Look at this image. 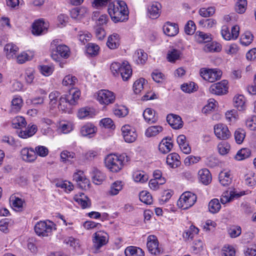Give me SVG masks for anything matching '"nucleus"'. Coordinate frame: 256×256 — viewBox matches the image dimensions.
Wrapping results in <instances>:
<instances>
[{
	"instance_id": "obj_1",
	"label": "nucleus",
	"mask_w": 256,
	"mask_h": 256,
	"mask_svg": "<svg viewBox=\"0 0 256 256\" xmlns=\"http://www.w3.org/2000/svg\"><path fill=\"white\" fill-rule=\"evenodd\" d=\"M108 11L112 20L115 23L127 20L128 10L126 3L122 0H116L110 3Z\"/></svg>"
},
{
	"instance_id": "obj_2",
	"label": "nucleus",
	"mask_w": 256,
	"mask_h": 256,
	"mask_svg": "<svg viewBox=\"0 0 256 256\" xmlns=\"http://www.w3.org/2000/svg\"><path fill=\"white\" fill-rule=\"evenodd\" d=\"M130 160L126 154L120 155L110 154L105 158V165L111 172H116L122 169L124 166Z\"/></svg>"
},
{
	"instance_id": "obj_3",
	"label": "nucleus",
	"mask_w": 256,
	"mask_h": 256,
	"mask_svg": "<svg viewBox=\"0 0 256 256\" xmlns=\"http://www.w3.org/2000/svg\"><path fill=\"white\" fill-rule=\"evenodd\" d=\"M54 226V224L51 221H40L36 224L34 231L38 236H48L56 229Z\"/></svg>"
},
{
	"instance_id": "obj_4",
	"label": "nucleus",
	"mask_w": 256,
	"mask_h": 256,
	"mask_svg": "<svg viewBox=\"0 0 256 256\" xmlns=\"http://www.w3.org/2000/svg\"><path fill=\"white\" fill-rule=\"evenodd\" d=\"M110 69L114 76L120 74L124 80H127L132 74L130 65H111Z\"/></svg>"
},
{
	"instance_id": "obj_5",
	"label": "nucleus",
	"mask_w": 256,
	"mask_h": 256,
	"mask_svg": "<svg viewBox=\"0 0 256 256\" xmlns=\"http://www.w3.org/2000/svg\"><path fill=\"white\" fill-rule=\"evenodd\" d=\"M196 200V196L194 194L186 192L180 196L178 205L184 210H186L192 206Z\"/></svg>"
},
{
	"instance_id": "obj_6",
	"label": "nucleus",
	"mask_w": 256,
	"mask_h": 256,
	"mask_svg": "<svg viewBox=\"0 0 256 256\" xmlns=\"http://www.w3.org/2000/svg\"><path fill=\"white\" fill-rule=\"evenodd\" d=\"M200 74L205 80L210 82H214L220 78L222 72L217 68H203L200 70Z\"/></svg>"
},
{
	"instance_id": "obj_7",
	"label": "nucleus",
	"mask_w": 256,
	"mask_h": 256,
	"mask_svg": "<svg viewBox=\"0 0 256 256\" xmlns=\"http://www.w3.org/2000/svg\"><path fill=\"white\" fill-rule=\"evenodd\" d=\"M97 100L100 104L108 105L114 102L115 96L113 92L107 90H101L97 93Z\"/></svg>"
},
{
	"instance_id": "obj_8",
	"label": "nucleus",
	"mask_w": 256,
	"mask_h": 256,
	"mask_svg": "<svg viewBox=\"0 0 256 256\" xmlns=\"http://www.w3.org/2000/svg\"><path fill=\"white\" fill-rule=\"evenodd\" d=\"M146 246L152 254L156 255L163 252V250L159 246L158 240L154 235H150L148 237Z\"/></svg>"
},
{
	"instance_id": "obj_9",
	"label": "nucleus",
	"mask_w": 256,
	"mask_h": 256,
	"mask_svg": "<svg viewBox=\"0 0 256 256\" xmlns=\"http://www.w3.org/2000/svg\"><path fill=\"white\" fill-rule=\"evenodd\" d=\"M92 242L93 246L95 248V252H97L101 247L106 244L108 242L107 234L104 232H97L94 234Z\"/></svg>"
},
{
	"instance_id": "obj_10",
	"label": "nucleus",
	"mask_w": 256,
	"mask_h": 256,
	"mask_svg": "<svg viewBox=\"0 0 256 256\" xmlns=\"http://www.w3.org/2000/svg\"><path fill=\"white\" fill-rule=\"evenodd\" d=\"M214 132L220 140H226L230 138L231 133L228 126L223 124H218L214 126Z\"/></svg>"
},
{
	"instance_id": "obj_11",
	"label": "nucleus",
	"mask_w": 256,
	"mask_h": 256,
	"mask_svg": "<svg viewBox=\"0 0 256 256\" xmlns=\"http://www.w3.org/2000/svg\"><path fill=\"white\" fill-rule=\"evenodd\" d=\"M228 82L226 80L212 84L210 88V92L216 95L226 94L228 92Z\"/></svg>"
},
{
	"instance_id": "obj_12",
	"label": "nucleus",
	"mask_w": 256,
	"mask_h": 256,
	"mask_svg": "<svg viewBox=\"0 0 256 256\" xmlns=\"http://www.w3.org/2000/svg\"><path fill=\"white\" fill-rule=\"evenodd\" d=\"M73 180L76 182L77 184L81 189L89 188L90 180L86 178L83 172L78 170L74 173Z\"/></svg>"
},
{
	"instance_id": "obj_13",
	"label": "nucleus",
	"mask_w": 256,
	"mask_h": 256,
	"mask_svg": "<svg viewBox=\"0 0 256 256\" xmlns=\"http://www.w3.org/2000/svg\"><path fill=\"white\" fill-rule=\"evenodd\" d=\"M122 132L123 138L126 142L132 143L136 138L137 134L134 129L129 125H125L122 128Z\"/></svg>"
},
{
	"instance_id": "obj_14",
	"label": "nucleus",
	"mask_w": 256,
	"mask_h": 256,
	"mask_svg": "<svg viewBox=\"0 0 256 256\" xmlns=\"http://www.w3.org/2000/svg\"><path fill=\"white\" fill-rule=\"evenodd\" d=\"M21 158L27 162H32L37 158V156L32 148H24L20 151Z\"/></svg>"
},
{
	"instance_id": "obj_15",
	"label": "nucleus",
	"mask_w": 256,
	"mask_h": 256,
	"mask_svg": "<svg viewBox=\"0 0 256 256\" xmlns=\"http://www.w3.org/2000/svg\"><path fill=\"white\" fill-rule=\"evenodd\" d=\"M168 124L174 129H180L183 126L182 118L178 115L169 114L166 117Z\"/></svg>"
},
{
	"instance_id": "obj_16",
	"label": "nucleus",
	"mask_w": 256,
	"mask_h": 256,
	"mask_svg": "<svg viewBox=\"0 0 256 256\" xmlns=\"http://www.w3.org/2000/svg\"><path fill=\"white\" fill-rule=\"evenodd\" d=\"M164 32L169 36H174L178 32V25L175 23L167 22L163 26Z\"/></svg>"
},
{
	"instance_id": "obj_17",
	"label": "nucleus",
	"mask_w": 256,
	"mask_h": 256,
	"mask_svg": "<svg viewBox=\"0 0 256 256\" xmlns=\"http://www.w3.org/2000/svg\"><path fill=\"white\" fill-rule=\"evenodd\" d=\"M80 96V92L78 90L72 88L69 90L68 94H66L64 96L67 98V100H68L70 104L74 106L77 104Z\"/></svg>"
},
{
	"instance_id": "obj_18",
	"label": "nucleus",
	"mask_w": 256,
	"mask_h": 256,
	"mask_svg": "<svg viewBox=\"0 0 256 256\" xmlns=\"http://www.w3.org/2000/svg\"><path fill=\"white\" fill-rule=\"evenodd\" d=\"M47 24L42 20H38L32 24V33L34 35L41 34L45 30H47Z\"/></svg>"
},
{
	"instance_id": "obj_19",
	"label": "nucleus",
	"mask_w": 256,
	"mask_h": 256,
	"mask_svg": "<svg viewBox=\"0 0 256 256\" xmlns=\"http://www.w3.org/2000/svg\"><path fill=\"white\" fill-rule=\"evenodd\" d=\"M74 199L83 209L90 208V200L83 193H80L79 195H76L74 196Z\"/></svg>"
},
{
	"instance_id": "obj_20",
	"label": "nucleus",
	"mask_w": 256,
	"mask_h": 256,
	"mask_svg": "<svg viewBox=\"0 0 256 256\" xmlns=\"http://www.w3.org/2000/svg\"><path fill=\"white\" fill-rule=\"evenodd\" d=\"M161 4L158 2H152L148 8L149 16L155 19L160 16Z\"/></svg>"
},
{
	"instance_id": "obj_21",
	"label": "nucleus",
	"mask_w": 256,
	"mask_h": 256,
	"mask_svg": "<svg viewBox=\"0 0 256 256\" xmlns=\"http://www.w3.org/2000/svg\"><path fill=\"white\" fill-rule=\"evenodd\" d=\"M180 156L176 153L169 154L166 158V163L172 168H176L180 166L181 162L179 160Z\"/></svg>"
},
{
	"instance_id": "obj_22",
	"label": "nucleus",
	"mask_w": 256,
	"mask_h": 256,
	"mask_svg": "<svg viewBox=\"0 0 256 256\" xmlns=\"http://www.w3.org/2000/svg\"><path fill=\"white\" fill-rule=\"evenodd\" d=\"M92 178L94 183L100 184L104 180L106 176L97 168H94L92 172Z\"/></svg>"
},
{
	"instance_id": "obj_23",
	"label": "nucleus",
	"mask_w": 256,
	"mask_h": 256,
	"mask_svg": "<svg viewBox=\"0 0 256 256\" xmlns=\"http://www.w3.org/2000/svg\"><path fill=\"white\" fill-rule=\"evenodd\" d=\"M133 58L137 64H144L148 60V54L144 50L139 49L134 52Z\"/></svg>"
},
{
	"instance_id": "obj_24",
	"label": "nucleus",
	"mask_w": 256,
	"mask_h": 256,
	"mask_svg": "<svg viewBox=\"0 0 256 256\" xmlns=\"http://www.w3.org/2000/svg\"><path fill=\"white\" fill-rule=\"evenodd\" d=\"M106 45L110 49L118 48L120 45L119 35L116 33L110 35L108 37Z\"/></svg>"
},
{
	"instance_id": "obj_25",
	"label": "nucleus",
	"mask_w": 256,
	"mask_h": 256,
	"mask_svg": "<svg viewBox=\"0 0 256 256\" xmlns=\"http://www.w3.org/2000/svg\"><path fill=\"white\" fill-rule=\"evenodd\" d=\"M126 256H144V252L140 248L129 246L124 250Z\"/></svg>"
},
{
	"instance_id": "obj_26",
	"label": "nucleus",
	"mask_w": 256,
	"mask_h": 256,
	"mask_svg": "<svg viewBox=\"0 0 256 256\" xmlns=\"http://www.w3.org/2000/svg\"><path fill=\"white\" fill-rule=\"evenodd\" d=\"M200 180L204 184L208 185L212 181V176L210 172L206 168L200 170L198 172Z\"/></svg>"
},
{
	"instance_id": "obj_27",
	"label": "nucleus",
	"mask_w": 256,
	"mask_h": 256,
	"mask_svg": "<svg viewBox=\"0 0 256 256\" xmlns=\"http://www.w3.org/2000/svg\"><path fill=\"white\" fill-rule=\"evenodd\" d=\"M203 50L206 52H218L222 50V46L219 43L212 42L206 44Z\"/></svg>"
},
{
	"instance_id": "obj_28",
	"label": "nucleus",
	"mask_w": 256,
	"mask_h": 256,
	"mask_svg": "<svg viewBox=\"0 0 256 256\" xmlns=\"http://www.w3.org/2000/svg\"><path fill=\"white\" fill-rule=\"evenodd\" d=\"M234 102L235 108L238 110H244L246 108V98L243 95L236 96L234 98Z\"/></svg>"
},
{
	"instance_id": "obj_29",
	"label": "nucleus",
	"mask_w": 256,
	"mask_h": 256,
	"mask_svg": "<svg viewBox=\"0 0 256 256\" xmlns=\"http://www.w3.org/2000/svg\"><path fill=\"white\" fill-rule=\"evenodd\" d=\"M171 139L168 138H164L159 144V150L164 154L168 153L172 148L173 144L170 142Z\"/></svg>"
},
{
	"instance_id": "obj_30",
	"label": "nucleus",
	"mask_w": 256,
	"mask_h": 256,
	"mask_svg": "<svg viewBox=\"0 0 256 256\" xmlns=\"http://www.w3.org/2000/svg\"><path fill=\"white\" fill-rule=\"evenodd\" d=\"M95 115L94 109L88 108L84 107L80 108L78 112V117L80 119L84 118H92Z\"/></svg>"
},
{
	"instance_id": "obj_31",
	"label": "nucleus",
	"mask_w": 256,
	"mask_h": 256,
	"mask_svg": "<svg viewBox=\"0 0 256 256\" xmlns=\"http://www.w3.org/2000/svg\"><path fill=\"white\" fill-rule=\"evenodd\" d=\"M242 194V193H236V192H230V193L228 192H224L220 198V202L222 204H225L228 202L232 200L234 198H239Z\"/></svg>"
},
{
	"instance_id": "obj_32",
	"label": "nucleus",
	"mask_w": 256,
	"mask_h": 256,
	"mask_svg": "<svg viewBox=\"0 0 256 256\" xmlns=\"http://www.w3.org/2000/svg\"><path fill=\"white\" fill-rule=\"evenodd\" d=\"M96 130V128L91 124H88L84 126L80 130V132L83 136H89L92 137V135L94 134Z\"/></svg>"
},
{
	"instance_id": "obj_33",
	"label": "nucleus",
	"mask_w": 256,
	"mask_h": 256,
	"mask_svg": "<svg viewBox=\"0 0 256 256\" xmlns=\"http://www.w3.org/2000/svg\"><path fill=\"white\" fill-rule=\"evenodd\" d=\"M71 106H72V104H70L64 96H62L60 98L58 104V108L60 110L69 112L71 110Z\"/></svg>"
},
{
	"instance_id": "obj_34",
	"label": "nucleus",
	"mask_w": 256,
	"mask_h": 256,
	"mask_svg": "<svg viewBox=\"0 0 256 256\" xmlns=\"http://www.w3.org/2000/svg\"><path fill=\"white\" fill-rule=\"evenodd\" d=\"M143 116L145 120L149 123H154L157 121V118L155 116V112L151 108H148L143 112Z\"/></svg>"
},
{
	"instance_id": "obj_35",
	"label": "nucleus",
	"mask_w": 256,
	"mask_h": 256,
	"mask_svg": "<svg viewBox=\"0 0 256 256\" xmlns=\"http://www.w3.org/2000/svg\"><path fill=\"white\" fill-rule=\"evenodd\" d=\"M37 131V126L36 125H32L30 127L28 126L25 130H20L19 132L18 136L23 138L32 136Z\"/></svg>"
},
{
	"instance_id": "obj_36",
	"label": "nucleus",
	"mask_w": 256,
	"mask_h": 256,
	"mask_svg": "<svg viewBox=\"0 0 256 256\" xmlns=\"http://www.w3.org/2000/svg\"><path fill=\"white\" fill-rule=\"evenodd\" d=\"M56 52L60 58H69L70 51V48L65 44H60L56 46Z\"/></svg>"
},
{
	"instance_id": "obj_37",
	"label": "nucleus",
	"mask_w": 256,
	"mask_h": 256,
	"mask_svg": "<svg viewBox=\"0 0 256 256\" xmlns=\"http://www.w3.org/2000/svg\"><path fill=\"white\" fill-rule=\"evenodd\" d=\"M199 230L193 225H192L184 233V238L187 240H192L194 236L198 233Z\"/></svg>"
},
{
	"instance_id": "obj_38",
	"label": "nucleus",
	"mask_w": 256,
	"mask_h": 256,
	"mask_svg": "<svg viewBox=\"0 0 256 256\" xmlns=\"http://www.w3.org/2000/svg\"><path fill=\"white\" fill-rule=\"evenodd\" d=\"M4 50L8 58L15 54L18 50V48L13 44H8L4 47Z\"/></svg>"
},
{
	"instance_id": "obj_39",
	"label": "nucleus",
	"mask_w": 256,
	"mask_h": 256,
	"mask_svg": "<svg viewBox=\"0 0 256 256\" xmlns=\"http://www.w3.org/2000/svg\"><path fill=\"white\" fill-rule=\"evenodd\" d=\"M162 130V128L161 126H151L147 128L146 135L148 137L154 136Z\"/></svg>"
},
{
	"instance_id": "obj_40",
	"label": "nucleus",
	"mask_w": 256,
	"mask_h": 256,
	"mask_svg": "<svg viewBox=\"0 0 256 256\" xmlns=\"http://www.w3.org/2000/svg\"><path fill=\"white\" fill-rule=\"evenodd\" d=\"M38 69L42 75L48 76L52 74L54 67L53 65H39Z\"/></svg>"
},
{
	"instance_id": "obj_41",
	"label": "nucleus",
	"mask_w": 256,
	"mask_h": 256,
	"mask_svg": "<svg viewBox=\"0 0 256 256\" xmlns=\"http://www.w3.org/2000/svg\"><path fill=\"white\" fill-rule=\"evenodd\" d=\"M221 208L219 200L217 198H214L210 201L208 204V209L210 212L215 214L218 212Z\"/></svg>"
},
{
	"instance_id": "obj_42",
	"label": "nucleus",
	"mask_w": 256,
	"mask_h": 256,
	"mask_svg": "<svg viewBox=\"0 0 256 256\" xmlns=\"http://www.w3.org/2000/svg\"><path fill=\"white\" fill-rule=\"evenodd\" d=\"M251 154V152L248 148H242L238 151L234 158L238 160H243L248 158Z\"/></svg>"
},
{
	"instance_id": "obj_43",
	"label": "nucleus",
	"mask_w": 256,
	"mask_h": 256,
	"mask_svg": "<svg viewBox=\"0 0 256 256\" xmlns=\"http://www.w3.org/2000/svg\"><path fill=\"white\" fill-rule=\"evenodd\" d=\"M122 184L121 181H116L111 185L109 194L112 196L116 195L122 188Z\"/></svg>"
},
{
	"instance_id": "obj_44",
	"label": "nucleus",
	"mask_w": 256,
	"mask_h": 256,
	"mask_svg": "<svg viewBox=\"0 0 256 256\" xmlns=\"http://www.w3.org/2000/svg\"><path fill=\"white\" fill-rule=\"evenodd\" d=\"M198 86L194 82L184 84L182 85V90L187 93H191L196 92L198 90Z\"/></svg>"
},
{
	"instance_id": "obj_45",
	"label": "nucleus",
	"mask_w": 256,
	"mask_h": 256,
	"mask_svg": "<svg viewBox=\"0 0 256 256\" xmlns=\"http://www.w3.org/2000/svg\"><path fill=\"white\" fill-rule=\"evenodd\" d=\"M99 50V46L93 43L88 44L86 47V53L91 56L97 55L98 53Z\"/></svg>"
},
{
	"instance_id": "obj_46",
	"label": "nucleus",
	"mask_w": 256,
	"mask_h": 256,
	"mask_svg": "<svg viewBox=\"0 0 256 256\" xmlns=\"http://www.w3.org/2000/svg\"><path fill=\"white\" fill-rule=\"evenodd\" d=\"M228 172H221L219 174L220 183L224 186H228L230 184L232 180Z\"/></svg>"
},
{
	"instance_id": "obj_47",
	"label": "nucleus",
	"mask_w": 256,
	"mask_h": 256,
	"mask_svg": "<svg viewBox=\"0 0 256 256\" xmlns=\"http://www.w3.org/2000/svg\"><path fill=\"white\" fill-rule=\"evenodd\" d=\"M247 6L246 0H238L235 6L236 11L238 14L245 12Z\"/></svg>"
},
{
	"instance_id": "obj_48",
	"label": "nucleus",
	"mask_w": 256,
	"mask_h": 256,
	"mask_svg": "<svg viewBox=\"0 0 256 256\" xmlns=\"http://www.w3.org/2000/svg\"><path fill=\"white\" fill-rule=\"evenodd\" d=\"M180 54L181 52L180 50L173 49L168 52L167 58L170 62H174L176 60L180 58Z\"/></svg>"
},
{
	"instance_id": "obj_49",
	"label": "nucleus",
	"mask_w": 256,
	"mask_h": 256,
	"mask_svg": "<svg viewBox=\"0 0 256 256\" xmlns=\"http://www.w3.org/2000/svg\"><path fill=\"white\" fill-rule=\"evenodd\" d=\"M197 36L199 42H208L212 40V35L210 34L204 33L202 32H197Z\"/></svg>"
},
{
	"instance_id": "obj_50",
	"label": "nucleus",
	"mask_w": 256,
	"mask_h": 256,
	"mask_svg": "<svg viewBox=\"0 0 256 256\" xmlns=\"http://www.w3.org/2000/svg\"><path fill=\"white\" fill-rule=\"evenodd\" d=\"M252 40L253 36L250 32H246L241 36L240 43L244 46L249 45Z\"/></svg>"
},
{
	"instance_id": "obj_51",
	"label": "nucleus",
	"mask_w": 256,
	"mask_h": 256,
	"mask_svg": "<svg viewBox=\"0 0 256 256\" xmlns=\"http://www.w3.org/2000/svg\"><path fill=\"white\" fill-rule=\"evenodd\" d=\"M22 104V100L20 97L13 98L12 101V110L14 112H18Z\"/></svg>"
},
{
	"instance_id": "obj_52",
	"label": "nucleus",
	"mask_w": 256,
	"mask_h": 256,
	"mask_svg": "<svg viewBox=\"0 0 256 256\" xmlns=\"http://www.w3.org/2000/svg\"><path fill=\"white\" fill-rule=\"evenodd\" d=\"M140 200L147 204H150L152 203V196L149 192L146 191H142L140 194Z\"/></svg>"
},
{
	"instance_id": "obj_53",
	"label": "nucleus",
	"mask_w": 256,
	"mask_h": 256,
	"mask_svg": "<svg viewBox=\"0 0 256 256\" xmlns=\"http://www.w3.org/2000/svg\"><path fill=\"white\" fill-rule=\"evenodd\" d=\"M144 79L143 78L136 80L134 84L133 89L136 94H139L144 88Z\"/></svg>"
},
{
	"instance_id": "obj_54",
	"label": "nucleus",
	"mask_w": 256,
	"mask_h": 256,
	"mask_svg": "<svg viewBox=\"0 0 256 256\" xmlns=\"http://www.w3.org/2000/svg\"><path fill=\"white\" fill-rule=\"evenodd\" d=\"M134 178L136 182H144L148 180V175L144 174V172H136L133 174Z\"/></svg>"
},
{
	"instance_id": "obj_55",
	"label": "nucleus",
	"mask_w": 256,
	"mask_h": 256,
	"mask_svg": "<svg viewBox=\"0 0 256 256\" xmlns=\"http://www.w3.org/2000/svg\"><path fill=\"white\" fill-rule=\"evenodd\" d=\"M78 82L77 78L72 75L68 74L62 80V84L65 86H74Z\"/></svg>"
},
{
	"instance_id": "obj_56",
	"label": "nucleus",
	"mask_w": 256,
	"mask_h": 256,
	"mask_svg": "<svg viewBox=\"0 0 256 256\" xmlns=\"http://www.w3.org/2000/svg\"><path fill=\"white\" fill-rule=\"evenodd\" d=\"M75 157V154L73 152L64 150L60 154V159L62 162H70V159Z\"/></svg>"
},
{
	"instance_id": "obj_57",
	"label": "nucleus",
	"mask_w": 256,
	"mask_h": 256,
	"mask_svg": "<svg viewBox=\"0 0 256 256\" xmlns=\"http://www.w3.org/2000/svg\"><path fill=\"white\" fill-rule=\"evenodd\" d=\"M199 24L202 27L210 28L216 24V22L212 18L202 19L199 22Z\"/></svg>"
},
{
	"instance_id": "obj_58",
	"label": "nucleus",
	"mask_w": 256,
	"mask_h": 256,
	"mask_svg": "<svg viewBox=\"0 0 256 256\" xmlns=\"http://www.w3.org/2000/svg\"><path fill=\"white\" fill-rule=\"evenodd\" d=\"M215 12V8L213 7H209L208 8H202L199 10L200 14L204 18L210 17L212 16Z\"/></svg>"
},
{
	"instance_id": "obj_59",
	"label": "nucleus",
	"mask_w": 256,
	"mask_h": 256,
	"mask_svg": "<svg viewBox=\"0 0 256 256\" xmlns=\"http://www.w3.org/2000/svg\"><path fill=\"white\" fill-rule=\"evenodd\" d=\"M34 150L36 155H38L41 157H45L48 154V148L43 146H38L35 148Z\"/></svg>"
},
{
	"instance_id": "obj_60",
	"label": "nucleus",
	"mask_w": 256,
	"mask_h": 256,
	"mask_svg": "<svg viewBox=\"0 0 256 256\" xmlns=\"http://www.w3.org/2000/svg\"><path fill=\"white\" fill-rule=\"evenodd\" d=\"M78 36L79 40L84 44L90 41L92 38V34L88 32H80Z\"/></svg>"
},
{
	"instance_id": "obj_61",
	"label": "nucleus",
	"mask_w": 256,
	"mask_h": 256,
	"mask_svg": "<svg viewBox=\"0 0 256 256\" xmlns=\"http://www.w3.org/2000/svg\"><path fill=\"white\" fill-rule=\"evenodd\" d=\"M33 56L32 54L29 55L25 52H22L18 56L17 60L18 62L22 64L31 60Z\"/></svg>"
},
{
	"instance_id": "obj_62",
	"label": "nucleus",
	"mask_w": 256,
	"mask_h": 256,
	"mask_svg": "<svg viewBox=\"0 0 256 256\" xmlns=\"http://www.w3.org/2000/svg\"><path fill=\"white\" fill-rule=\"evenodd\" d=\"M196 30V25L192 20H189L184 26V32L188 34H193Z\"/></svg>"
},
{
	"instance_id": "obj_63",
	"label": "nucleus",
	"mask_w": 256,
	"mask_h": 256,
	"mask_svg": "<svg viewBox=\"0 0 256 256\" xmlns=\"http://www.w3.org/2000/svg\"><path fill=\"white\" fill-rule=\"evenodd\" d=\"M245 137V132L242 129L237 130L234 133L236 141L238 144L242 143Z\"/></svg>"
},
{
	"instance_id": "obj_64",
	"label": "nucleus",
	"mask_w": 256,
	"mask_h": 256,
	"mask_svg": "<svg viewBox=\"0 0 256 256\" xmlns=\"http://www.w3.org/2000/svg\"><path fill=\"white\" fill-rule=\"evenodd\" d=\"M222 256H234L235 250L230 246H225L222 250Z\"/></svg>"
}]
</instances>
